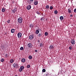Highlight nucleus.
Returning <instances> with one entry per match:
<instances>
[{"label": "nucleus", "mask_w": 76, "mask_h": 76, "mask_svg": "<svg viewBox=\"0 0 76 76\" xmlns=\"http://www.w3.org/2000/svg\"><path fill=\"white\" fill-rule=\"evenodd\" d=\"M59 73H60V72H59Z\"/></svg>", "instance_id": "obj_43"}, {"label": "nucleus", "mask_w": 76, "mask_h": 76, "mask_svg": "<svg viewBox=\"0 0 76 76\" xmlns=\"http://www.w3.org/2000/svg\"><path fill=\"white\" fill-rule=\"evenodd\" d=\"M15 76H18V75H16Z\"/></svg>", "instance_id": "obj_42"}, {"label": "nucleus", "mask_w": 76, "mask_h": 76, "mask_svg": "<svg viewBox=\"0 0 76 76\" xmlns=\"http://www.w3.org/2000/svg\"><path fill=\"white\" fill-rule=\"evenodd\" d=\"M10 20H8V21H7V23H10Z\"/></svg>", "instance_id": "obj_35"}, {"label": "nucleus", "mask_w": 76, "mask_h": 76, "mask_svg": "<svg viewBox=\"0 0 76 76\" xmlns=\"http://www.w3.org/2000/svg\"><path fill=\"white\" fill-rule=\"evenodd\" d=\"M69 49L70 50H71L72 49V46H71L69 47Z\"/></svg>", "instance_id": "obj_24"}, {"label": "nucleus", "mask_w": 76, "mask_h": 76, "mask_svg": "<svg viewBox=\"0 0 76 76\" xmlns=\"http://www.w3.org/2000/svg\"><path fill=\"white\" fill-rule=\"evenodd\" d=\"M33 27H34V25L33 24H30L29 26V28H31V29H32Z\"/></svg>", "instance_id": "obj_9"}, {"label": "nucleus", "mask_w": 76, "mask_h": 76, "mask_svg": "<svg viewBox=\"0 0 76 76\" xmlns=\"http://www.w3.org/2000/svg\"><path fill=\"white\" fill-rule=\"evenodd\" d=\"M36 13L38 15H41V12H39L37 11L36 12Z\"/></svg>", "instance_id": "obj_16"}, {"label": "nucleus", "mask_w": 76, "mask_h": 76, "mask_svg": "<svg viewBox=\"0 0 76 76\" xmlns=\"http://www.w3.org/2000/svg\"><path fill=\"white\" fill-rule=\"evenodd\" d=\"M30 1H31V2H32L33 1H34V0H29Z\"/></svg>", "instance_id": "obj_38"}, {"label": "nucleus", "mask_w": 76, "mask_h": 76, "mask_svg": "<svg viewBox=\"0 0 76 76\" xmlns=\"http://www.w3.org/2000/svg\"><path fill=\"white\" fill-rule=\"evenodd\" d=\"M43 19H44V18H41V20H42Z\"/></svg>", "instance_id": "obj_40"}, {"label": "nucleus", "mask_w": 76, "mask_h": 76, "mask_svg": "<svg viewBox=\"0 0 76 76\" xmlns=\"http://www.w3.org/2000/svg\"><path fill=\"white\" fill-rule=\"evenodd\" d=\"M5 57H6V58L7 57V54H6L5 55Z\"/></svg>", "instance_id": "obj_39"}, {"label": "nucleus", "mask_w": 76, "mask_h": 76, "mask_svg": "<svg viewBox=\"0 0 76 76\" xmlns=\"http://www.w3.org/2000/svg\"><path fill=\"white\" fill-rule=\"evenodd\" d=\"M11 33H14V32H15V29H12L11 30Z\"/></svg>", "instance_id": "obj_10"}, {"label": "nucleus", "mask_w": 76, "mask_h": 76, "mask_svg": "<svg viewBox=\"0 0 76 76\" xmlns=\"http://www.w3.org/2000/svg\"><path fill=\"white\" fill-rule=\"evenodd\" d=\"M28 68H30V67H31V65H28L27 66Z\"/></svg>", "instance_id": "obj_29"}, {"label": "nucleus", "mask_w": 76, "mask_h": 76, "mask_svg": "<svg viewBox=\"0 0 76 76\" xmlns=\"http://www.w3.org/2000/svg\"><path fill=\"white\" fill-rule=\"evenodd\" d=\"M34 38V34H32L29 36V38L30 39H32Z\"/></svg>", "instance_id": "obj_3"}, {"label": "nucleus", "mask_w": 76, "mask_h": 76, "mask_svg": "<svg viewBox=\"0 0 76 76\" xmlns=\"http://www.w3.org/2000/svg\"><path fill=\"white\" fill-rule=\"evenodd\" d=\"M20 69L22 70H23V69H24V66H20Z\"/></svg>", "instance_id": "obj_19"}, {"label": "nucleus", "mask_w": 76, "mask_h": 76, "mask_svg": "<svg viewBox=\"0 0 76 76\" xmlns=\"http://www.w3.org/2000/svg\"><path fill=\"white\" fill-rule=\"evenodd\" d=\"M18 22L19 23H22V18L21 17H20L18 19Z\"/></svg>", "instance_id": "obj_1"}, {"label": "nucleus", "mask_w": 76, "mask_h": 76, "mask_svg": "<svg viewBox=\"0 0 76 76\" xmlns=\"http://www.w3.org/2000/svg\"><path fill=\"white\" fill-rule=\"evenodd\" d=\"M40 46L41 47H42L43 46V45L42 43H40Z\"/></svg>", "instance_id": "obj_27"}, {"label": "nucleus", "mask_w": 76, "mask_h": 76, "mask_svg": "<svg viewBox=\"0 0 76 76\" xmlns=\"http://www.w3.org/2000/svg\"><path fill=\"white\" fill-rule=\"evenodd\" d=\"M19 72H22V69L20 68V69H19Z\"/></svg>", "instance_id": "obj_34"}, {"label": "nucleus", "mask_w": 76, "mask_h": 76, "mask_svg": "<svg viewBox=\"0 0 76 76\" xmlns=\"http://www.w3.org/2000/svg\"><path fill=\"white\" fill-rule=\"evenodd\" d=\"M53 9V6H51L50 7V10H52V9Z\"/></svg>", "instance_id": "obj_28"}, {"label": "nucleus", "mask_w": 76, "mask_h": 76, "mask_svg": "<svg viewBox=\"0 0 76 76\" xmlns=\"http://www.w3.org/2000/svg\"><path fill=\"white\" fill-rule=\"evenodd\" d=\"M13 62V59H11L10 61V63H12Z\"/></svg>", "instance_id": "obj_26"}, {"label": "nucleus", "mask_w": 76, "mask_h": 76, "mask_svg": "<svg viewBox=\"0 0 76 76\" xmlns=\"http://www.w3.org/2000/svg\"><path fill=\"white\" fill-rule=\"evenodd\" d=\"M48 33H47V32H45V36H48Z\"/></svg>", "instance_id": "obj_20"}, {"label": "nucleus", "mask_w": 76, "mask_h": 76, "mask_svg": "<svg viewBox=\"0 0 76 76\" xmlns=\"http://www.w3.org/2000/svg\"><path fill=\"white\" fill-rule=\"evenodd\" d=\"M13 66L15 67H18V65L17 64H16L15 63H14L13 64Z\"/></svg>", "instance_id": "obj_6"}, {"label": "nucleus", "mask_w": 76, "mask_h": 76, "mask_svg": "<svg viewBox=\"0 0 76 76\" xmlns=\"http://www.w3.org/2000/svg\"><path fill=\"white\" fill-rule=\"evenodd\" d=\"M68 12L69 13H72V10L70 8L68 9Z\"/></svg>", "instance_id": "obj_12"}, {"label": "nucleus", "mask_w": 76, "mask_h": 76, "mask_svg": "<svg viewBox=\"0 0 76 76\" xmlns=\"http://www.w3.org/2000/svg\"><path fill=\"white\" fill-rule=\"evenodd\" d=\"M54 48V46L53 45H51L49 47V49L50 50H53Z\"/></svg>", "instance_id": "obj_8"}, {"label": "nucleus", "mask_w": 76, "mask_h": 76, "mask_svg": "<svg viewBox=\"0 0 76 76\" xmlns=\"http://www.w3.org/2000/svg\"><path fill=\"white\" fill-rule=\"evenodd\" d=\"M54 13L55 14H57L58 13V11L57 10H55L54 11Z\"/></svg>", "instance_id": "obj_21"}, {"label": "nucleus", "mask_w": 76, "mask_h": 76, "mask_svg": "<svg viewBox=\"0 0 76 76\" xmlns=\"http://www.w3.org/2000/svg\"><path fill=\"white\" fill-rule=\"evenodd\" d=\"M38 1H35L34 3V5H37L38 4Z\"/></svg>", "instance_id": "obj_13"}, {"label": "nucleus", "mask_w": 76, "mask_h": 76, "mask_svg": "<svg viewBox=\"0 0 76 76\" xmlns=\"http://www.w3.org/2000/svg\"><path fill=\"white\" fill-rule=\"evenodd\" d=\"M20 50H23V47H21L20 48Z\"/></svg>", "instance_id": "obj_25"}, {"label": "nucleus", "mask_w": 76, "mask_h": 76, "mask_svg": "<svg viewBox=\"0 0 76 76\" xmlns=\"http://www.w3.org/2000/svg\"><path fill=\"white\" fill-rule=\"evenodd\" d=\"M26 9L27 10H30L31 9V5H27L26 7Z\"/></svg>", "instance_id": "obj_4"}, {"label": "nucleus", "mask_w": 76, "mask_h": 76, "mask_svg": "<svg viewBox=\"0 0 76 76\" xmlns=\"http://www.w3.org/2000/svg\"><path fill=\"white\" fill-rule=\"evenodd\" d=\"M28 58L29 59H31L32 58V57L31 56H28Z\"/></svg>", "instance_id": "obj_23"}, {"label": "nucleus", "mask_w": 76, "mask_h": 76, "mask_svg": "<svg viewBox=\"0 0 76 76\" xmlns=\"http://www.w3.org/2000/svg\"><path fill=\"white\" fill-rule=\"evenodd\" d=\"M1 62H3L4 61V59H1Z\"/></svg>", "instance_id": "obj_32"}, {"label": "nucleus", "mask_w": 76, "mask_h": 76, "mask_svg": "<svg viewBox=\"0 0 76 76\" xmlns=\"http://www.w3.org/2000/svg\"><path fill=\"white\" fill-rule=\"evenodd\" d=\"M12 11L13 13H15V12H16L17 10H16V8L14 9L13 10H12Z\"/></svg>", "instance_id": "obj_11"}, {"label": "nucleus", "mask_w": 76, "mask_h": 76, "mask_svg": "<svg viewBox=\"0 0 76 76\" xmlns=\"http://www.w3.org/2000/svg\"><path fill=\"white\" fill-rule=\"evenodd\" d=\"M46 76H47L48 75V74H47L45 75Z\"/></svg>", "instance_id": "obj_41"}, {"label": "nucleus", "mask_w": 76, "mask_h": 76, "mask_svg": "<svg viewBox=\"0 0 76 76\" xmlns=\"http://www.w3.org/2000/svg\"><path fill=\"white\" fill-rule=\"evenodd\" d=\"M38 36H39V37H41V36H42V34L41 33V34L39 33L38 34Z\"/></svg>", "instance_id": "obj_22"}, {"label": "nucleus", "mask_w": 76, "mask_h": 76, "mask_svg": "<svg viewBox=\"0 0 76 76\" xmlns=\"http://www.w3.org/2000/svg\"><path fill=\"white\" fill-rule=\"evenodd\" d=\"M37 42H39H39H40V40L39 39H38L37 40Z\"/></svg>", "instance_id": "obj_36"}, {"label": "nucleus", "mask_w": 76, "mask_h": 76, "mask_svg": "<svg viewBox=\"0 0 76 76\" xmlns=\"http://www.w3.org/2000/svg\"><path fill=\"white\" fill-rule=\"evenodd\" d=\"M17 37L19 38H20L22 37V34L20 33H19L17 34Z\"/></svg>", "instance_id": "obj_2"}, {"label": "nucleus", "mask_w": 76, "mask_h": 76, "mask_svg": "<svg viewBox=\"0 0 76 76\" xmlns=\"http://www.w3.org/2000/svg\"><path fill=\"white\" fill-rule=\"evenodd\" d=\"M49 7H49V5H47L46 6V8H47V9H48V8H49Z\"/></svg>", "instance_id": "obj_30"}, {"label": "nucleus", "mask_w": 76, "mask_h": 76, "mask_svg": "<svg viewBox=\"0 0 76 76\" xmlns=\"http://www.w3.org/2000/svg\"><path fill=\"white\" fill-rule=\"evenodd\" d=\"M39 30H37L36 31V33L37 34H39Z\"/></svg>", "instance_id": "obj_17"}, {"label": "nucleus", "mask_w": 76, "mask_h": 76, "mask_svg": "<svg viewBox=\"0 0 76 76\" xmlns=\"http://www.w3.org/2000/svg\"><path fill=\"white\" fill-rule=\"evenodd\" d=\"M35 51L36 52V53H37V52L38 51V50H35Z\"/></svg>", "instance_id": "obj_37"}, {"label": "nucleus", "mask_w": 76, "mask_h": 76, "mask_svg": "<svg viewBox=\"0 0 76 76\" xmlns=\"http://www.w3.org/2000/svg\"><path fill=\"white\" fill-rule=\"evenodd\" d=\"M74 12L75 13H76V8L74 9Z\"/></svg>", "instance_id": "obj_33"}, {"label": "nucleus", "mask_w": 76, "mask_h": 76, "mask_svg": "<svg viewBox=\"0 0 76 76\" xmlns=\"http://www.w3.org/2000/svg\"><path fill=\"white\" fill-rule=\"evenodd\" d=\"M27 46L28 48H32V44L30 43L28 44Z\"/></svg>", "instance_id": "obj_5"}, {"label": "nucleus", "mask_w": 76, "mask_h": 76, "mask_svg": "<svg viewBox=\"0 0 76 76\" xmlns=\"http://www.w3.org/2000/svg\"><path fill=\"white\" fill-rule=\"evenodd\" d=\"M21 61L23 62V63H24L25 61V58H23L21 60Z\"/></svg>", "instance_id": "obj_15"}, {"label": "nucleus", "mask_w": 76, "mask_h": 76, "mask_svg": "<svg viewBox=\"0 0 76 76\" xmlns=\"http://www.w3.org/2000/svg\"><path fill=\"white\" fill-rule=\"evenodd\" d=\"M72 16V15H71Z\"/></svg>", "instance_id": "obj_44"}, {"label": "nucleus", "mask_w": 76, "mask_h": 76, "mask_svg": "<svg viewBox=\"0 0 76 76\" xmlns=\"http://www.w3.org/2000/svg\"><path fill=\"white\" fill-rule=\"evenodd\" d=\"M75 40L74 39H72L71 41V42L72 44H74V45H75Z\"/></svg>", "instance_id": "obj_7"}, {"label": "nucleus", "mask_w": 76, "mask_h": 76, "mask_svg": "<svg viewBox=\"0 0 76 76\" xmlns=\"http://www.w3.org/2000/svg\"><path fill=\"white\" fill-rule=\"evenodd\" d=\"M5 11H6V9H5V8H3L2 9V12H4Z\"/></svg>", "instance_id": "obj_14"}, {"label": "nucleus", "mask_w": 76, "mask_h": 76, "mask_svg": "<svg viewBox=\"0 0 76 76\" xmlns=\"http://www.w3.org/2000/svg\"><path fill=\"white\" fill-rule=\"evenodd\" d=\"M60 20H63V19H64V18L63 17V16H61V17H60Z\"/></svg>", "instance_id": "obj_18"}, {"label": "nucleus", "mask_w": 76, "mask_h": 76, "mask_svg": "<svg viewBox=\"0 0 76 76\" xmlns=\"http://www.w3.org/2000/svg\"><path fill=\"white\" fill-rule=\"evenodd\" d=\"M42 72H45V69H43L42 70Z\"/></svg>", "instance_id": "obj_31"}]
</instances>
